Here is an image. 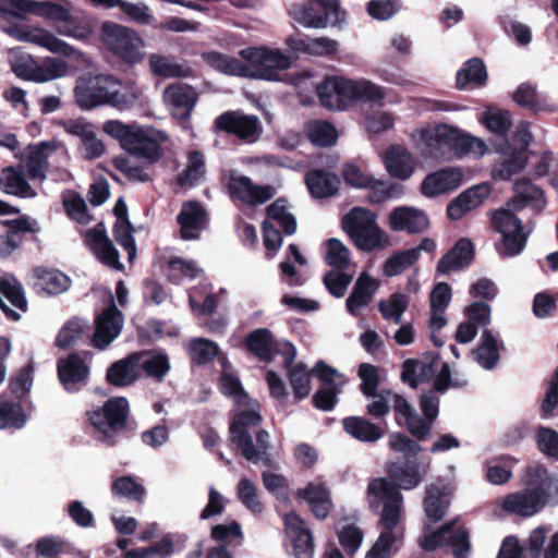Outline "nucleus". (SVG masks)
Instances as JSON below:
<instances>
[{
  "instance_id": "1",
  "label": "nucleus",
  "mask_w": 558,
  "mask_h": 558,
  "mask_svg": "<svg viewBox=\"0 0 558 558\" xmlns=\"http://www.w3.org/2000/svg\"><path fill=\"white\" fill-rule=\"evenodd\" d=\"M427 155L433 158L462 157L469 153L483 154L486 149L482 140L464 134L449 124H438L430 131L422 132Z\"/></svg>"
},
{
  "instance_id": "2",
  "label": "nucleus",
  "mask_w": 558,
  "mask_h": 558,
  "mask_svg": "<svg viewBox=\"0 0 558 558\" xmlns=\"http://www.w3.org/2000/svg\"><path fill=\"white\" fill-rule=\"evenodd\" d=\"M102 131L117 140L122 149L150 163L159 161L163 155L160 141L151 135L154 129L146 131L136 123L125 124L120 120H108L104 123Z\"/></svg>"
},
{
  "instance_id": "3",
  "label": "nucleus",
  "mask_w": 558,
  "mask_h": 558,
  "mask_svg": "<svg viewBox=\"0 0 558 558\" xmlns=\"http://www.w3.org/2000/svg\"><path fill=\"white\" fill-rule=\"evenodd\" d=\"M262 421L260 413L250 409L235 414L229 426L231 444L240 449L243 458L253 463H257L269 449V434L266 429L256 432V445H254L250 433V428L259 426Z\"/></svg>"
},
{
  "instance_id": "4",
  "label": "nucleus",
  "mask_w": 558,
  "mask_h": 558,
  "mask_svg": "<svg viewBox=\"0 0 558 558\" xmlns=\"http://www.w3.org/2000/svg\"><path fill=\"white\" fill-rule=\"evenodd\" d=\"M89 424L98 433L97 439L107 447L117 445V436L128 428L130 404L125 397H111L104 405L86 413Z\"/></svg>"
},
{
  "instance_id": "5",
  "label": "nucleus",
  "mask_w": 558,
  "mask_h": 558,
  "mask_svg": "<svg viewBox=\"0 0 558 558\" xmlns=\"http://www.w3.org/2000/svg\"><path fill=\"white\" fill-rule=\"evenodd\" d=\"M239 56L250 66L248 77L271 82L282 81L281 72L290 69L293 63V58L280 49L265 46L241 49Z\"/></svg>"
},
{
  "instance_id": "6",
  "label": "nucleus",
  "mask_w": 558,
  "mask_h": 558,
  "mask_svg": "<svg viewBox=\"0 0 558 558\" xmlns=\"http://www.w3.org/2000/svg\"><path fill=\"white\" fill-rule=\"evenodd\" d=\"M289 14L295 22L308 28L339 26L347 17L340 0H304L292 4Z\"/></svg>"
},
{
  "instance_id": "7",
  "label": "nucleus",
  "mask_w": 558,
  "mask_h": 558,
  "mask_svg": "<svg viewBox=\"0 0 558 558\" xmlns=\"http://www.w3.org/2000/svg\"><path fill=\"white\" fill-rule=\"evenodd\" d=\"M343 231L354 245L372 252L381 245L384 232L376 222V215L364 207H353L341 220Z\"/></svg>"
},
{
  "instance_id": "8",
  "label": "nucleus",
  "mask_w": 558,
  "mask_h": 558,
  "mask_svg": "<svg viewBox=\"0 0 558 558\" xmlns=\"http://www.w3.org/2000/svg\"><path fill=\"white\" fill-rule=\"evenodd\" d=\"M369 506L380 511V525L387 531H393L400 521L403 496L388 478H374L368 483Z\"/></svg>"
},
{
  "instance_id": "9",
  "label": "nucleus",
  "mask_w": 558,
  "mask_h": 558,
  "mask_svg": "<svg viewBox=\"0 0 558 558\" xmlns=\"http://www.w3.org/2000/svg\"><path fill=\"white\" fill-rule=\"evenodd\" d=\"M104 44L120 62L133 65L140 62L143 54L140 51L143 45L137 33L129 27L112 22L102 25Z\"/></svg>"
},
{
  "instance_id": "10",
  "label": "nucleus",
  "mask_w": 558,
  "mask_h": 558,
  "mask_svg": "<svg viewBox=\"0 0 558 558\" xmlns=\"http://www.w3.org/2000/svg\"><path fill=\"white\" fill-rule=\"evenodd\" d=\"M120 85V81L112 75H88L80 77L74 87V97L77 106L90 110L105 106L109 88Z\"/></svg>"
},
{
  "instance_id": "11",
  "label": "nucleus",
  "mask_w": 558,
  "mask_h": 558,
  "mask_svg": "<svg viewBox=\"0 0 558 558\" xmlns=\"http://www.w3.org/2000/svg\"><path fill=\"white\" fill-rule=\"evenodd\" d=\"M12 72L24 81L45 83L65 74L66 64L64 61L47 58L43 65H39L32 56H21L11 63Z\"/></svg>"
},
{
  "instance_id": "12",
  "label": "nucleus",
  "mask_w": 558,
  "mask_h": 558,
  "mask_svg": "<svg viewBox=\"0 0 558 558\" xmlns=\"http://www.w3.org/2000/svg\"><path fill=\"white\" fill-rule=\"evenodd\" d=\"M215 125L218 130L247 142H255L262 133L260 121L256 116L242 114L238 111L220 114Z\"/></svg>"
},
{
  "instance_id": "13",
  "label": "nucleus",
  "mask_w": 558,
  "mask_h": 558,
  "mask_svg": "<svg viewBox=\"0 0 558 558\" xmlns=\"http://www.w3.org/2000/svg\"><path fill=\"white\" fill-rule=\"evenodd\" d=\"M198 95L189 84L177 82L169 84L163 90V101L170 109L171 116L180 121L190 119Z\"/></svg>"
},
{
  "instance_id": "14",
  "label": "nucleus",
  "mask_w": 558,
  "mask_h": 558,
  "mask_svg": "<svg viewBox=\"0 0 558 558\" xmlns=\"http://www.w3.org/2000/svg\"><path fill=\"white\" fill-rule=\"evenodd\" d=\"M58 379L68 392H77L87 384L89 367L77 352L57 362Z\"/></svg>"
},
{
  "instance_id": "15",
  "label": "nucleus",
  "mask_w": 558,
  "mask_h": 558,
  "mask_svg": "<svg viewBox=\"0 0 558 558\" xmlns=\"http://www.w3.org/2000/svg\"><path fill=\"white\" fill-rule=\"evenodd\" d=\"M315 376L322 381V387L313 395V405L322 411H331L338 403L339 389L335 383L337 369L327 365L323 360L314 366Z\"/></svg>"
},
{
  "instance_id": "16",
  "label": "nucleus",
  "mask_w": 558,
  "mask_h": 558,
  "mask_svg": "<svg viewBox=\"0 0 558 558\" xmlns=\"http://www.w3.org/2000/svg\"><path fill=\"white\" fill-rule=\"evenodd\" d=\"M123 315L114 304L106 307L95 319L92 343L99 350L106 349L121 332Z\"/></svg>"
},
{
  "instance_id": "17",
  "label": "nucleus",
  "mask_w": 558,
  "mask_h": 558,
  "mask_svg": "<svg viewBox=\"0 0 558 558\" xmlns=\"http://www.w3.org/2000/svg\"><path fill=\"white\" fill-rule=\"evenodd\" d=\"M294 495L296 499L307 502L317 520H326L333 509L331 492L326 483L310 482L303 488H298Z\"/></svg>"
},
{
  "instance_id": "18",
  "label": "nucleus",
  "mask_w": 558,
  "mask_h": 558,
  "mask_svg": "<svg viewBox=\"0 0 558 558\" xmlns=\"http://www.w3.org/2000/svg\"><path fill=\"white\" fill-rule=\"evenodd\" d=\"M228 192L233 199L250 205H260L272 198L275 191L270 185H255L248 177H231Z\"/></svg>"
},
{
  "instance_id": "19",
  "label": "nucleus",
  "mask_w": 558,
  "mask_h": 558,
  "mask_svg": "<svg viewBox=\"0 0 558 558\" xmlns=\"http://www.w3.org/2000/svg\"><path fill=\"white\" fill-rule=\"evenodd\" d=\"M284 526L292 538L293 554L296 558H312L314 554V537L306 526L305 520L294 511L283 518Z\"/></svg>"
},
{
  "instance_id": "20",
  "label": "nucleus",
  "mask_w": 558,
  "mask_h": 558,
  "mask_svg": "<svg viewBox=\"0 0 558 558\" xmlns=\"http://www.w3.org/2000/svg\"><path fill=\"white\" fill-rule=\"evenodd\" d=\"M463 174L458 168H444L427 174L422 184L421 193L427 197H435L458 189L462 183Z\"/></svg>"
},
{
  "instance_id": "21",
  "label": "nucleus",
  "mask_w": 558,
  "mask_h": 558,
  "mask_svg": "<svg viewBox=\"0 0 558 558\" xmlns=\"http://www.w3.org/2000/svg\"><path fill=\"white\" fill-rule=\"evenodd\" d=\"M342 428L359 441L374 444L385 436L387 422H371L364 416H347L342 420Z\"/></svg>"
},
{
  "instance_id": "22",
  "label": "nucleus",
  "mask_w": 558,
  "mask_h": 558,
  "mask_svg": "<svg viewBox=\"0 0 558 558\" xmlns=\"http://www.w3.org/2000/svg\"><path fill=\"white\" fill-rule=\"evenodd\" d=\"M177 222L180 225L181 239L197 240L206 222V211L197 201H187L182 205Z\"/></svg>"
},
{
  "instance_id": "23",
  "label": "nucleus",
  "mask_w": 558,
  "mask_h": 558,
  "mask_svg": "<svg viewBox=\"0 0 558 558\" xmlns=\"http://www.w3.org/2000/svg\"><path fill=\"white\" fill-rule=\"evenodd\" d=\"M389 225L393 231L414 234L424 232L429 226V219L423 210L401 206L390 213Z\"/></svg>"
},
{
  "instance_id": "24",
  "label": "nucleus",
  "mask_w": 558,
  "mask_h": 558,
  "mask_svg": "<svg viewBox=\"0 0 558 558\" xmlns=\"http://www.w3.org/2000/svg\"><path fill=\"white\" fill-rule=\"evenodd\" d=\"M474 256L475 252L472 241L468 238H461L438 260L436 270L438 274L447 275L451 270L463 269L472 263Z\"/></svg>"
},
{
  "instance_id": "25",
  "label": "nucleus",
  "mask_w": 558,
  "mask_h": 558,
  "mask_svg": "<svg viewBox=\"0 0 558 558\" xmlns=\"http://www.w3.org/2000/svg\"><path fill=\"white\" fill-rule=\"evenodd\" d=\"M85 243L102 264L117 270L123 269V265L119 260V252L107 236L105 230L94 228L86 231Z\"/></svg>"
},
{
  "instance_id": "26",
  "label": "nucleus",
  "mask_w": 558,
  "mask_h": 558,
  "mask_svg": "<svg viewBox=\"0 0 558 558\" xmlns=\"http://www.w3.org/2000/svg\"><path fill=\"white\" fill-rule=\"evenodd\" d=\"M385 470L390 480L389 482L395 487H398L399 492L400 489H413L422 482L420 465L416 461L407 460L402 463L387 462Z\"/></svg>"
},
{
  "instance_id": "27",
  "label": "nucleus",
  "mask_w": 558,
  "mask_h": 558,
  "mask_svg": "<svg viewBox=\"0 0 558 558\" xmlns=\"http://www.w3.org/2000/svg\"><path fill=\"white\" fill-rule=\"evenodd\" d=\"M488 74L486 65L481 58L466 60L456 74V87L459 90L481 88L486 85Z\"/></svg>"
},
{
  "instance_id": "28",
  "label": "nucleus",
  "mask_w": 558,
  "mask_h": 558,
  "mask_svg": "<svg viewBox=\"0 0 558 558\" xmlns=\"http://www.w3.org/2000/svg\"><path fill=\"white\" fill-rule=\"evenodd\" d=\"M384 163L388 173L399 180H408L414 172L411 153L398 145H391L385 153Z\"/></svg>"
},
{
  "instance_id": "29",
  "label": "nucleus",
  "mask_w": 558,
  "mask_h": 558,
  "mask_svg": "<svg viewBox=\"0 0 558 558\" xmlns=\"http://www.w3.org/2000/svg\"><path fill=\"white\" fill-rule=\"evenodd\" d=\"M305 184L314 198H327L338 193L340 179L336 173L312 169L305 174Z\"/></svg>"
},
{
  "instance_id": "30",
  "label": "nucleus",
  "mask_w": 558,
  "mask_h": 558,
  "mask_svg": "<svg viewBox=\"0 0 558 558\" xmlns=\"http://www.w3.org/2000/svg\"><path fill=\"white\" fill-rule=\"evenodd\" d=\"M513 189L517 193V197L512 199V206L515 210H521L526 205H531L538 213L545 208L546 198L544 191L533 184L530 179L517 180Z\"/></svg>"
},
{
  "instance_id": "31",
  "label": "nucleus",
  "mask_w": 558,
  "mask_h": 558,
  "mask_svg": "<svg viewBox=\"0 0 558 558\" xmlns=\"http://www.w3.org/2000/svg\"><path fill=\"white\" fill-rule=\"evenodd\" d=\"M0 189L3 193L21 198H33L37 195L22 170L9 166L0 171Z\"/></svg>"
},
{
  "instance_id": "32",
  "label": "nucleus",
  "mask_w": 558,
  "mask_h": 558,
  "mask_svg": "<svg viewBox=\"0 0 558 558\" xmlns=\"http://www.w3.org/2000/svg\"><path fill=\"white\" fill-rule=\"evenodd\" d=\"M243 345L260 362L269 363L272 361L275 340L268 328H257L248 332L244 338Z\"/></svg>"
},
{
  "instance_id": "33",
  "label": "nucleus",
  "mask_w": 558,
  "mask_h": 558,
  "mask_svg": "<svg viewBox=\"0 0 558 558\" xmlns=\"http://www.w3.org/2000/svg\"><path fill=\"white\" fill-rule=\"evenodd\" d=\"M203 61L214 70L231 76L248 77L250 66L235 57H230L219 51H205L202 53Z\"/></svg>"
},
{
  "instance_id": "34",
  "label": "nucleus",
  "mask_w": 558,
  "mask_h": 558,
  "mask_svg": "<svg viewBox=\"0 0 558 558\" xmlns=\"http://www.w3.org/2000/svg\"><path fill=\"white\" fill-rule=\"evenodd\" d=\"M15 9L19 12L16 19L23 17V13H31L64 22L70 16V12L63 5L49 1L16 0Z\"/></svg>"
},
{
  "instance_id": "35",
  "label": "nucleus",
  "mask_w": 558,
  "mask_h": 558,
  "mask_svg": "<svg viewBox=\"0 0 558 558\" xmlns=\"http://www.w3.org/2000/svg\"><path fill=\"white\" fill-rule=\"evenodd\" d=\"M524 483L527 490L536 495L544 502H548L551 497L554 478L543 464L527 466Z\"/></svg>"
},
{
  "instance_id": "36",
  "label": "nucleus",
  "mask_w": 558,
  "mask_h": 558,
  "mask_svg": "<svg viewBox=\"0 0 558 558\" xmlns=\"http://www.w3.org/2000/svg\"><path fill=\"white\" fill-rule=\"evenodd\" d=\"M141 354L132 353L128 357L112 363L106 373V380L116 387H125L136 379L135 368L138 365Z\"/></svg>"
},
{
  "instance_id": "37",
  "label": "nucleus",
  "mask_w": 558,
  "mask_h": 558,
  "mask_svg": "<svg viewBox=\"0 0 558 558\" xmlns=\"http://www.w3.org/2000/svg\"><path fill=\"white\" fill-rule=\"evenodd\" d=\"M546 506L542 499L526 488L521 493L510 494L504 501V509L521 517H532Z\"/></svg>"
},
{
  "instance_id": "38",
  "label": "nucleus",
  "mask_w": 558,
  "mask_h": 558,
  "mask_svg": "<svg viewBox=\"0 0 558 558\" xmlns=\"http://www.w3.org/2000/svg\"><path fill=\"white\" fill-rule=\"evenodd\" d=\"M504 343L490 330L484 329L476 349L472 351L476 362L485 369H493L499 359Z\"/></svg>"
},
{
  "instance_id": "39",
  "label": "nucleus",
  "mask_w": 558,
  "mask_h": 558,
  "mask_svg": "<svg viewBox=\"0 0 558 558\" xmlns=\"http://www.w3.org/2000/svg\"><path fill=\"white\" fill-rule=\"evenodd\" d=\"M54 146L49 142H40L31 147L25 160L24 167L31 180H45L48 171V150H53Z\"/></svg>"
},
{
  "instance_id": "40",
  "label": "nucleus",
  "mask_w": 558,
  "mask_h": 558,
  "mask_svg": "<svg viewBox=\"0 0 558 558\" xmlns=\"http://www.w3.org/2000/svg\"><path fill=\"white\" fill-rule=\"evenodd\" d=\"M376 288L377 282L368 275L362 274L345 301L348 312L352 315H356L362 307L369 303Z\"/></svg>"
},
{
  "instance_id": "41",
  "label": "nucleus",
  "mask_w": 558,
  "mask_h": 558,
  "mask_svg": "<svg viewBox=\"0 0 558 558\" xmlns=\"http://www.w3.org/2000/svg\"><path fill=\"white\" fill-rule=\"evenodd\" d=\"M37 279L35 286L48 295H58L70 288L71 279L57 269L37 267L35 269Z\"/></svg>"
},
{
  "instance_id": "42",
  "label": "nucleus",
  "mask_w": 558,
  "mask_h": 558,
  "mask_svg": "<svg viewBox=\"0 0 558 558\" xmlns=\"http://www.w3.org/2000/svg\"><path fill=\"white\" fill-rule=\"evenodd\" d=\"M423 505L430 522L436 523L442 520L449 507L446 487L434 484L427 486Z\"/></svg>"
},
{
  "instance_id": "43",
  "label": "nucleus",
  "mask_w": 558,
  "mask_h": 558,
  "mask_svg": "<svg viewBox=\"0 0 558 558\" xmlns=\"http://www.w3.org/2000/svg\"><path fill=\"white\" fill-rule=\"evenodd\" d=\"M111 494L117 498H125L130 501L143 504L146 489L131 475H122L117 477L111 484Z\"/></svg>"
},
{
  "instance_id": "44",
  "label": "nucleus",
  "mask_w": 558,
  "mask_h": 558,
  "mask_svg": "<svg viewBox=\"0 0 558 558\" xmlns=\"http://www.w3.org/2000/svg\"><path fill=\"white\" fill-rule=\"evenodd\" d=\"M312 376H315L314 367L308 369L302 362L296 363L290 368V372H288L289 384L296 400H303L310 395L312 389Z\"/></svg>"
},
{
  "instance_id": "45",
  "label": "nucleus",
  "mask_w": 558,
  "mask_h": 558,
  "mask_svg": "<svg viewBox=\"0 0 558 558\" xmlns=\"http://www.w3.org/2000/svg\"><path fill=\"white\" fill-rule=\"evenodd\" d=\"M88 326L81 319L74 318L65 323L60 329L56 345L62 350H68L88 337Z\"/></svg>"
},
{
  "instance_id": "46",
  "label": "nucleus",
  "mask_w": 558,
  "mask_h": 558,
  "mask_svg": "<svg viewBox=\"0 0 558 558\" xmlns=\"http://www.w3.org/2000/svg\"><path fill=\"white\" fill-rule=\"evenodd\" d=\"M27 421V415L21 402L0 400V429H21Z\"/></svg>"
},
{
  "instance_id": "47",
  "label": "nucleus",
  "mask_w": 558,
  "mask_h": 558,
  "mask_svg": "<svg viewBox=\"0 0 558 558\" xmlns=\"http://www.w3.org/2000/svg\"><path fill=\"white\" fill-rule=\"evenodd\" d=\"M418 258L420 253L417 248L393 253L384 264V274L388 277L398 276L414 265Z\"/></svg>"
},
{
  "instance_id": "48",
  "label": "nucleus",
  "mask_w": 558,
  "mask_h": 558,
  "mask_svg": "<svg viewBox=\"0 0 558 558\" xmlns=\"http://www.w3.org/2000/svg\"><path fill=\"white\" fill-rule=\"evenodd\" d=\"M364 189H368V202L381 204L390 198H399L403 194V186L399 183H387L372 177V182Z\"/></svg>"
},
{
  "instance_id": "49",
  "label": "nucleus",
  "mask_w": 558,
  "mask_h": 558,
  "mask_svg": "<svg viewBox=\"0 0 558 558\" xmlns=\"http://www.w3.org/2000/svg\"><path fill=\"white\" fill-rule=\"evenodd\" d=\"M219 351L218 344L206 338L194 339L189 345L191 361L199 366L213 362Z\"/></svg>"
},
{
  "instance_id": "50",
  "label": "nucleus",
  "mask_w": 558,
  "mask_h": 558,
  "mask_svg": "<svg viewBox=\"0 0 558 558\" xmlns=\"http://www.w3.org/2000/svg\"><path fill=\"white\" fill-rule=\"evenodd\" d=\"M151 72L160 77H187L192 70L182 64L171 62L167 57L151 54L149 58Z\"/></svg>"
},
{
  "instance_id": "51",
  "label": "nucleus",
  "mask_w": 558,
  "mask_h": 558,
  "mask_svg": "<svg viewBox=\"0 0 558 558\" xmlns=\"http://www.w3.org/2000/svg\"><path fill=\"white\" fill-rule=\"evenodd\" d=\"M409 305V298L407 294L396 292L392 293L387 301H380L378 303V310L386 320H392L395 324L401 322L403 313L407 311Z\"/></svg>"
},
{
  "instance_id": "52",
  "label": "nucleus",
  "mask_w": 558,
  "mask_h": 558,
  "mask_svg": "<svg viewBox=\"0 0 558 558\" xmlns=\"http://www.w3.org/2000/svg\"><path fill=\"white\" fill-rule=\"evenodd\" d=\"M236 496L242 505L254 514L264 511V505L258 498L257 488L251 480L243 477L239 481Z\"/></svg>"
},
{
  "instance_id": "53",
  "label": "nucleus",
  "mask_w": 558,
  "mask_h": 558,
  "mask_svg": "<svg viewBox=\"0 0 558 558\" xmlns=\"http://www.w3.org/2000/svg\"><path fill=\"white\" fill-rule=\"evenodd\" d=\"M482 122L487 130L499 136H506L512 126L510 113L502 109L486 110L483 113Z\"/></svg>"
},
{
  "instance_id": "54",
  "label": "nucleus",
  "mask_w": 558,
  "mask_h": 558,
  "mask_svg": "<svg viewBox=\"0 0 558 558\" xmlns=\"http://www.w3.org/2000/svg\"><path fill=\"white\" fill-rule=\"evenodd\" d=\"M32 41L48 49L52 53L63 57H72L75 53V49L72 46L46 29H38L37 33L32 36Z\"/></svg>"
},
{
  "instance_id": "55",
  "label": "nucleus",
  "mask_w": 558,
  "mask_h": 558,
  "mask_svg": "<svg viewBox=\"0 0 558 558\" xmlns=\"http://www.w3.org/2000/svg\"><path fill=\"white\" fill-rule=\"evenodd\" d=\"M327 252L325 262L338 269L345 270L350 266V251L349 248L336 238H331L326 241Z\"/></svg>"
},
{
  "instance_id": "56",
  "label": "nucleus",
  "mask_w": 558,
  "mask_h": 558,
  "mask_svg": "<svg viewBox=\"0 0 558 558\" xmlns=\"http://www.w3.org/2000/svg\"><path fill=\"white\" fill-rule=\"evenodd\" d=\"M141 354H146L148 357L143 361L142 369L148 377L154 378L156 381H162L165 376L170 371V362L169 357L165 353H150V352H142Z\"/></svg>"
},
{
  "instance_id": "57",
  "label": "nucleus",
  "mask_w": 558,
  "mask_h": 558,
  "mask_svg": "<svg viewBox=\"0 0 558 558\" xmlns=\"http://www.w3.org/2000/svg\"><path fill=\"white\" fill-rule=\"evenodd\" d=\"M33 365L27 364L12 375L9 380V389L20 402L31 391L33 385Z\"/></svg>"
},
{
  "instance_id": "58",
  "label": "nucleus",
  "mask_w": 558,
  "mask_h": 558,
  "mask_svg": "<svg viewBox=\"0 0 558 558\" xmlns=\"http://www.w3.org/2000/svg\"><path fill=\"white\" fill-rule=\"evenodd\" d=\"M308 137L314 145L328 147L336 144L338 133L335 125L330 122L317 121L310 129Z\"/></svg>"
},
{
  "instance_id": "59",
  "label": "nucleus",
  "mask_w": 558,
  "mask_h": 558,
  "mask_svg": "<svg viewBox=\"0 0 558 558\" xmlns=\"http://www.w3.org/2000/svg\"><path fill=\"white\" fill-rule=\"evenodd\" d=\"M501 464L487 465L486 468V480L495 485H502L507 483L511 476V466L517 462L511 456L505 454L496 459Z\"/></svg>"
},
{
  "instance_id": "60",
  "label": "nucleus",
  "mask_w": 558,
  "mask_h": 558,
  "mask_svg": "<svg viewBox=\"0 0 558 558\" xmlns=\"http://www.w3.org/2000/svg\"><path fill=\"white\" fill-rule=\"evenodd\" d=\"M490 223L493 229L501 235L523 228L522 220L511 210L504 208L493 213Z\"/></svg>"
},
{
  "instance_id": "61",
  "label": "nucleus",
  "mask_w": 558,
  "mask_h": 558,
  "mask_svg": "<svg viewBox=\"0 0 558 558\" xmlns=\"http://www.w3.org/2000/svg\"><path fill=\"white\" fill-rule=\"evenodd\" d=\"M135 229L131 222L114 223L112 233L114 240L128 253V259L131 263L136 256V244L133 236Z\"/></svg>"
},
{
  "instance_id": "62",
  "label": "nucleus",
  "mask_w": 558,
  "mask_h": 558,
  "mask_svg": "<svg viewBox=\"0 0 558 558\" xmlns=\"http://www.w3.org/2000/svg\"><path fill=\"white\" fill-rule=\"evenodd\" d=\"M529 234L523 228L507 232L502 235V248H497L499 254L505 257H513L519 255L525 247Z\"/></svg>"
},
{
  "instance_id": "63",
  "label": "nucleus",
  "mask_w": 558,
  "mask_h": 558,
  "mask_svg": "<svg viewBox=\"0 0 558 558\" xmlns=\"http://www.w3.org/2000/svg\"><path fill=\"white\" fill-rule=\"evenodd\" d=\"M526 163L527 156L525 151L515 150L500 163L495 175L501 180H510L514 174L521 172Z\"/></svg>"
},
{
  "instance_id": "64",
  "label": "nucleus",
  "mask_w": 558,
  "mask_h": 558,
  "mask_svg": "<svg viewBox=\"0 0 558 558\" xmlns=\"http://www.w3.org/2000/svg\"><path fill=\"white\" fill-rule=\"evenodd\" d=\"M536 441L538 449L548 458L558 460V432L541 426L537 430Z\"/></svg>"
}]
</instances>
